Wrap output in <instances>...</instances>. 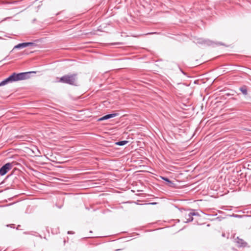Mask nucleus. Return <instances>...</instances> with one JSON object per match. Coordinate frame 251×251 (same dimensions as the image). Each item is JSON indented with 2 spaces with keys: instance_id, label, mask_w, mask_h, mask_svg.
Returning <instances> with one entry per match:
<instances>
[{
  "instance_id": "27",
  "label": "nucleus",
  "mask_w": 251,
  "mask_h": 251,
  "mask_svg": "<svg viewBox=\"0 0 251 251\" xmlns=\"http://www.w3.org/2000/svg\"><path fill=\"white\" fill-rule=\"evenodd\" d=\"M248 130H249V131H251V129H248Z\"/></svg>"
},
{
  "instance_id": "24",
  "label": "nucleus",
  "mask_w": 251,
  "mask_h": 251,
  "mask_svg": "<svg viewBox=\"0 0 251 251\" xmlns=\"http://www.w3.org/2000/svg\"><path fill=\"white\" fill-rule=\"evenodd\" d=\"M149 204H155V202H152V203H150Z\"/></svg>"
},
{
  "instance_id": "28",
  "label": "nucleus",
  "mask_w": 251,
  "mask_h": 251,
  "mask_svg": "<svg viewBox=\"0 0 251 251\" xmlns=\"http://www.w3.org/2000/svg\"><path fill=\"white\" fill-rule=\"evenodd\" d=\"M0 206H1L0 205Z\"/></svg>"
},
{
  "instance_id": "4",
  "label": "nucleus",
  "mask_w": 251,
  "mask_h": 251,
  "mask_svg": "<svg viewBox=\"0 0 251 251\" xmlns=\"http://www.w3.org/2000/svg\"><path fill=\"white\" fill-rule=\"evenodd\" d=\"M203 45L207 46L215 47V46L223 45L221 42H215L207 39H204Z\"/></svg>"
},
{
  "instance_id": "16",
  "label": "nucleus",
  "mask_w": 251,
  "mask_h": 251,
  "mask_svg": "<svg viewBox=\"0 0 251 251\" xmlns=\"http://www.w3.org/2000/svg\"><path fill=\"white\" fill-rule=\"evenodd\" d=\"M230 216L231 217H235V218H241L243 216H244V215H237V214H233L232 215H230Z\"/></svg>"
},
{
  "instance_id": "15",
  "label": "nucleus",
  "mask_w": 251,
  "mask_h": 251,
  "mask_svg": "<svg viewBox=\"0 0 251 251\" xmlns=\"http://www.w3.org/2000/svg\"><path fill=\"white\" fill-rule=\"evenodd\" d=\"M25 47L35 45V43L33 42H25Z\"/></svg>"
},
{
  "instance_id": "1",
  "label": "nucleus",
  "mask_w": 251,
  "mask_h": 251,
  "mask_svg": "<svg viewBox=\"0 0 251 251\" xmlns=\"http://www.w3.org/2000/svg\"><path fill=\"white\" fill-rule=\"evenodd\" d=\"M35 71H30L22 73H13L11 75L13 82H16L20 80H25L29 78L32 74H36Z\"/></svg>"
},
{
  "instance_id": "9",
  "label": "nucleus",
  "mask_w": 251,
  "mask_h": 251,
  "mask_svg": "<svg viewBox=\"0 0 251 251\" xmlns=\"http://www.w3.org/2000/svg\"><path fill=\"white\" fill-rule=\"evenodd\" d=\"M160 178L162 180L167 182L168 186H169L170 187H172L174 185V183H173V182L172 181H171V180H170L168 177L161 176H160Z\"/></svg>"
},
{
  "instance_id": "13",
  "label": "nucleus",
  "mask_w": 251,
  "mask_h": 251,
  "mask_svg": "<svg viewBox=\"0 0 251 251\" xmlns=\"http://www.w3.org/2000/svg\"><path fill=\"white\" fill-rule=\"evenodd\" d=\"M186 221H185V223H188L190 222H192L193 220V216L190 215V212L186 216Z\"/></svg>"
},
{
  "instance_id": "8",
  "label": "nucleus",
  "mask_w": 251,
  "mask_h": 251,
  "mask_svg": "<svg viewBox=\"0 0 251 251\" xmlns=\"http://www.w3.org/2000/svg\"><path fill=\"white\" fill-rule=\"evenodd\" d=\"M24 48H26L25 42L19 43L14 47L13 49L10 51V52H12L15 49H21Z\"/></svg>"
},
{
  "instance_id": "14",
  "label": "nucleus",
  "mask_w": 251,
  "mask_h": 251,
  "mask_svg": "<svg viewBox=\"0 0 251 251\" xmlns=\"http://www.w3.org/2000/svg\"><path fill=\"white\" fill-rule=\"evenodd\" d=\"M191 210L192 211L190 212L191 216H199L200 215L199 213L198 212L196 211L195 210L192 209Z\"/></svg>"
},
{
  "instance_id": "6",
  "label": "nucleus",
  "mask_w": 251,
  "mask_h": 251,
  "mask_svg": "<svg viewBox=\"0 0 251 251\" xmlns=\"http://www.w3.org/2000/svg\"><path fill=\"white\" fill-rule=\"evenodd\" d=\"M12 82H13L12 81V78L11 75H10L8 77L4 79V80H3L2 81H1L0 82V86H4V85L8 84V83H12Z\"/></svg>"
},
{
  "instance_id": "20",
  "label": "nucleus",
  "mask_w": 251,
  "mask_h": 251,
  "mask_svg": "<svg viewBox=\"0 0 251 251\" xmlns=\"http://www.w3.org/2000/svg\"><path fill=\"white\" fill-rule=\"evenodd\" d=\"M113 44H114V45H121V44H122V43H114Z\"/></svg>"
},
{
  "instance_id": "12",
  "label": "nucleus",
  "mask_w": 251,
  "mask_h": 251,
  "mask_svg": "<svg viewBox=\"0 0 251 251\" xmlns=\"http://www.w3.org/2000/svg\"><path fill=\"white\" fill-rule=\"evenodd\" d=\"M127 143H128L127 141H126V140H123V141H120L116 142L115 144L118 145V146H122L125 145Z\"/></svg>"
},
{
  "instance_id": "11",
  "label": "nucleus",
  "mask_w": 251,
  "mask_h": 251,
  "mask_svg": "<svg viewBox=\"0 0 251 251\" xmlns=\"http://www.w3.org/2000/svg\"><path fill=\"white\" fill-rule=\"evenodd\" d=\"M203 40H204V38H195L194 42L196 44L203 45Z\"/></svg>"
},
{
  "instance_id": "19",
  "label": "nucleus",
  "mask_w": 251,
  "mask_h": 251,
  "mask_svg": "<svg viewBox=\"0 0 251 251\" xmlns=\"http://www.w3.org/2000/svg\"><path fill=\"white\" fill-rule=\"evenodd\" d=\"M157 33L155 32H150V33H147V34H157Z\"/></svg>"
},
{
  "instance_id": "21",
  "label": "nucleus",
  "mask_w": 251,
  "mask_h": 251,
  "mask_svg": "<svg viewBox=\"0 0 251 251\" xmlns=\"http://www.w3.org/2000/svg\"><path fill=\"white\" fill-rule=\"evenodd\" d=\"M8 56H9V55H7L4 58H3L2 59V60H5L7 59V58L8 57Z\"/></svg>"
},
{
  "instance_id": "17",
  "label": "nucleus",
  "mask_w": 251,
  "mask_h": 251,
  "mask_svg": "<svg viewBox=\"0 0 251 251\" xmlns=\"http://www.w3.org/2000/svg\"><path fill=\"white\" fill-rule=\"evenodd\" d=\"M179 70L183 75H186V73H185L180 68H179Z\"/></svg>"
},
{
  "instance_id": "26",
  "label": "nucleus",
  "mask_w": 251,
  "mask_h": 251,
  "mask_svg": "<svg viewBox=\"0 0 251 251\" xmlns=\"http://www.w3.org/2000/svg\"><path fill=\"white\" fill-rule=\"evenodd\" d=\"M65 243H66V241H65V240H64V244H65Z\"/></svg>"
},
{
  "instance_id": "18",
  "label": "nucleus",
  "mask_w": 251,
  "mask_h": 251,
  "mask_svg": "<svg viewBox=\"0 0 251 251\" xmlns=\"http://www.w3.org/2000/svg\"><path fill=\"white\" fill-rule=\"evenodd\" d=\"M74 233H75V232H73V231H68V232H67V233H68V234H74Z\"/></svg>"
},
{
  "instance_id": "5",
  "label": "nucleus",
  "mask_w": 251,
  "mask_h": 251,
  "mask_svg": "<svg viewBox=\"0 0 251 251\" xmlns=\"http://www.w3.org/2000/svg\"><path fill=\"white\" fill-rule=\"evenodd\" d=\"M118 115H119V113H113L108 114L105 115L101 117V118H99L98 121H101L108 120L110 118H112L115 117H116Z\"/></svg>"
},
{
  "instance_id": "10",
  "label": "nucleus",
  "mask_w": 251,
  "mask_h": 251,
  "mask_svg": "<svg viewBox=\"0 0 251 251\" xmlns=\"http://www.w3.org/2000/svg\"><path fill=\"white\" fill-rule=\"evenodd\" d=\"M239 90L242 93V94L246 96L248 95V90L246 86L244 85L242 87H240L239 88Z\"/></svg>"
},
{
  "instance_id": "25",
  "label": "nucleus",
  "mask_w": 251,
  "mask_h": 251,
  "mask_svg": "<svg viewBox=\"0 0 251 251\" xmlns=\"http://www.w3.org/2000/svg\"><path fill=\"white\" fill-rule=\"evenodd\" d=\"M222 236H223V237H225V234H224V233H223V234H222Z\"/></svg>"
},
{
  "instance_id": "23",
  "label": "nucleus",
  "mask_w": 251,
  "mask_h": 251,
  "mask_svg": "<svg viewBox=\"0 0 251 251\" xmlns=\"http://www.w3.org/2000/svg\"><path fill=\"white\" fill-rule=\"evenodd\" d=\"M216 219L218 220L219 221H221V217H217V218H216Z\"/></svg>"
},
{
  "instance_id": "7",
  "label": "nucleus",
  "mask_w": 251,
  "mask_h": 251,
  "mask_svg": "<svg viewBox=\"0 0 251 251\" xmlns=\"http://www.w3.org/2000/svg\"><path fill=\"white\" fill-rule=\"evenodd\" d=\"M236 243L238 245V246L240 247H245L247 244V243L244 242V241L243 239H240L238 237H237V239L236 240Z\"/></svg>"
},
{
  "instance_id": "3",
  "label": "nucleus",
  "mask_w": 251,
  "mask_h": 251,
  "mask_svg": "<svg viewBox=\"0 0 251 251\" xmlns=\"http://www.w3.org/2000/svg\"><path fill=\"white\" fill-rule=\"evenodd\" d=\"M12 168V165L11 163H7L4 164L0 168V175L3 176L5 175L9 170Z\"/></svg>"
},
{
  "instance_id": "2",
  "label": "nucleus",
  "mask_w": 251,
  "mask_h": 251,
  "mask_svg": "<svg viewBox=\"0 0 251 251\" xmlns=\"http://www.w3.org/2000/svg\"><path fill=\"white\" fill-rule=\"evenodd\" d=\"M76 80V75H67L62 76L58 81L59 82L68 84L71 85H76L75 82Z\"/></svg>"
},
{
  "instance_id": "22",
  "label": "nucleus",
  "mask_w": 251,
  "mask_h": 251,
  "mask_svg": "<svg viewBox=\"0 0 251 251\" xmlns=\"http://www.w3.org/2000/svg\"><path fill=\"white\" fill-rule=\"evenodd\" d=\"M14 225H7V226H10V227H13V226H14Z\"/></svg>"
}]
</instances>
